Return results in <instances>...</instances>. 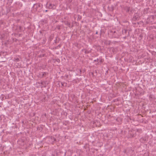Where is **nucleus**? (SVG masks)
I'll list each match as a JSON object with an SVG mask.
<instances>
[{"label": "nucleus", "instance_id": "nucleus-1", "mask_svg": "<svg viewBox=\"0 0 156 156\" xmlns=\"http://www.w3.org/2000/svg\"><path fill=\"white\" fill-rule=\"evenodd\" d=\"M43 7V5L40 3H36L34 4L33 5L34 9L38 12H41V9Z\"/></svg>", "mask_w": 156, "mask_h": 156}, {"label": "nucleus", "instance_id": "nucleus-2", "mask_svg": "<svg viewBox=\"0 0 156 156\" xmlns=\"http://www.w3.org/2000/svg\"><path fill=\"white\" fill-rule=\"evenodd\" d=\"M49 141V143L51 144H53L56 141V139L52 136L49 137L48 138Z\"/></svg>", "mask_w": 156, "mask_h": 156}, {"label": "nucleus", "instance_id": "nucleus-3", "mask_svg": "<svg viewBox=\"0 0 156 156\" xmlns=\"http://www.w3.org/2000/svg\"><path fill=\"white\" fill-rule=\"evenodd\" d=\"M48 73L47 72H41L40 73L38 76L40 78H41L46 76V75Z\"/></svg>", "mask_w": 156, "mask_h": 156}, {"label": "nucleus", "instance_id": "nucleus-4", "mask_svg": "<svg viewBox=\"0 0 156 156\" xmlns=\"http://www.w3.org/2000/svg\"><path fill=\"white\" fill-rule=\"evenodd\" d=\"M139 16L137 13L135 14L133 18V20L134 21H136L137 20H139Z\"/></svg>", "mask_w": 156, "mask_h": 156}, {"label": "nucleus", "instance_id": "nucleus-5", "mask_svg": "<svg viewBox=\"0 0 156 156\" xmlns=\"http://www.w3.org/2000/svg\"><path fill=\"white\" fill-rule=\"evenodd\" d=\"M60 83L61 84V87H66L67 85V83H65V82H61L60 81L58 82V84L59 85V86H60Z\"/></svg>", "mask_w": 156, "mask_h": 156}, {"label": "nucleus", "instance_id": "nucleus-6", "mask_svg": "<svg viewBox=\"0 0 156 156\" xmlns=\"http://www.w3.org/2000/svg\"><path fill=\"white\" fill-rule=\"evenodd\" d=\"M48 8L49 9H55L56 8V6L54 4H50L48 6Z\"/></svg>", "mask_w": 156, "mask_h": 156}, {"label": "nucleus", "instance_id": "nucleus-7", "mask_svg": "<svg viewBox=\"0 0 156 156\" xmlns=\"http://www.w3.org/2000/svg\"><path fill=\"white\" fill-rule=\"evenodd\" d=\"M82 51H84V53L85 54L89 53H90L91 52V50H88L85 49H84Z\"/></svg>", "mask_w": 156, "mask_h": 156}, {"label": "nucleus", "instance_id": "nucleus-8", "mask_svg": "<svg viewBox=\"0 0 156 156\" xmlns=\"http://www.w3.org/2000/svg\"><path fill=\"white\" fill-rule=\"evenodd\" d=\"M64 23L66 25H68L69 27H70V23L68 21H65L64 22Z\"/></svg>", "mask_w": 156, "mask_h": 156}, {"label": "nucleus", "instance_id": "nucleus-9", "mask_svg": "<svg viewBox=\"0 0 156 156\" xmlns=\"http://www.w3.org/2000/svg\"><path fill=\"white\" fill-rule=\"evenodd\" d=\"M127 30L125 29H123L122 30V33L123 34H126L127 33Z\"/></svg>", "mask_w": 156, "mask_h": 156}, {"label": "nucleus", "instance_id": "nucleus-10", "mask_svg": "<svg viewBox=\"0 0 156 156\" xmlns=\"http://www.w3.org/2000/svg\"><path fill=\"white\" fill-rule=\"evenodd\" d=\"M14 61H15V62H19L20 60L19 58H14Z\"/></svg>", "mask_w": 156, "mask_h": 156}, {"label": "nucleus", "instance_id": "nucleus-11", "mask_svg": "<svg viewBox=\"0 0 156 156\" xmlns=\"http://www.w3.org/2000/svg\"><path fill=\"white\" fill-rule=\"evenodd\" d=\"M145 140H146L144 139L143 138H142L140 139V141L142 142H144Z\"/></svg>", "mask_w": 156, "mask_h": 156}, {"label": "nucleus", "instance_id": "nucleus-12", "mask_svg": "<svg viewBox=\"0 0 156 156\" xmlns=\"http://www.w3.org/2000/svg\"><path fill=\"white\" fill-rule=\"evenodd\" d=\"M130 7H126V12H129L130 11Z\"/></svg>", "mask_w": 156, "mask_h": 156}, {"label": "nucleus", "instance_id": "nucleus-13", "mask_svg": "<svg viewBox=\"0 0 156 156\" xmlns=\"http://www.w3.org/2000/svg\"><path fill=\"white\" fill-rule=\"evenodd\" d=\"M110 43H111V42L110 41H107L105 42V43L106 44H110Z\"/></svg>", "mask_w": 156, "mask_h": 156}, {"label": "nucleus", "instance_id": "nucleus-14", "mask_svg": "<svg viewBox=\"0 0 156 156\" xmlns=\"http://www.w3.org/2000/svg\"><path fill=\"white\" fill-rule=\"evenodd\" d=\"M137 131L138 132H139V133H141V132H142V130H141V129H137Z\"/></svg>", "mask_w": 156, "mask_h": 156}, {"label": "nucleus", "instance_id": "nucleus-15", "mask_svg": "<svg viewBox=\"0 0 156 156\" xmlns=\"http://www.w3.org/2000/svg\"><path fill=\"white\" fill-rule=\"evenodd\" d=\"M9 1V3H12L13 2V0H8Z\"/></svg>", "mask_w": 156, "mask_h": 156}, {"label": "nucleus", "instance_id": "nucleus-16", "mask_svg": "<svg viewBox=\"0 0 156 156\" xmlns=\"http://www.w3.org/2000/svg\"><path fill=\"white\" fill-rule=\"evenodd\" d=\"M99 60V59L98 58H97V59L94 60V62H98Z\"/></svg>", "mask_w": 156, "mask_h": 156}, {"label": "nucleus", "instance_id": "nucleus-17", "mask_svg": "<svg viewBox=\"0 0 156 156\" xmlns=\"http://www.w3.org/2000/svg\"><path fill=\"white\" fill-rule=\"evenodd\" d=\"M22 27H21V26H19V29L20 30H21V28H22Z\"/></svg>", "mask_w": 156, "mask_h": 156}, {"label": "nucleus", "instance_id": "nucleus-18", "mask_svg": "<svg viewBox=\"0 0 156 156\" xmlns=\"http://www.w3.org/2000/svg\"><path fill=\"white\" fill-rule=\"evenodd\" d=\"M95 34H98V32L97 31L96 32Z\"/></svg>", "mask_w": 156, "mask_h": 156}, {"label": "nucleus", "instance_id": "nucleus-19", "mask_svg": "<svg viewBox=\"0 0 156 156\" xmlns=\"http://www.w3.org/2000/svg\"><path fill=\"white\" fill-rule=\"evenodd\" d=\"M151 17L152 18V19H153L154 16H151Z\"/></svg>", "mask_w": 156, "mask_h": 156}, {"label": "nucleus", "instance_id": "nucleus-20", "mask_svg": "<svg viewBox=\"0 0 156 156\" xmlns=\"http://www.w3.org/2000/svg\"><path fill=\"white\" fill-rule=\"evenodd\" d=\"M100 62H102V60H100Z\"/></svg>", "mask_w": 156, "mask_h": 156}, {"label": "nucleus", "instance_id": "nucleus-21", "mask_svg": "<svg viewBox=\"0 0 156 156\" xmlns=\"http://www.w3.org/2000/svg\"><path fill=\"white\" fill-rule=\"evenodd\" d=\"M43 82H42L41 83V84H43Z\"/></svg>", "mask_w": 156, "mask_h": 156}, {"label": "nucleus", "instance_id": "nucleus-22", "mask_svg": "<svg viewBox=\"0 0 156 156\" xmlns=\"http://www.w3.org/2000/svg\"><path fill=\"white\" fill-rule=\"evenodd\" d=\"M47 11H48V10H45V12H47Z\"/></svg>", "mask_w": 156, "mask_h": 156}, {"label": "nucleus", "instance_id": "nucleus-23", "mask_svg": "<svg viewBox=\"0 0 156 156\" xmlns=\"http://www.w3.org/2000/svg\"><path fill=\"white\" fill-rule=\"evenodd\" d=\"M134 136V135H133L132 136V137H133Z\"/></svg>", "mask_w": 156, "mask_h": 156}, {"label": "nucleus", "instance_id": "nucleus-24", "mask_svg": "<svg viewBox=\"0 0 156 156\" xmlns=\"http://www.w3.org/2000/svg\"><path fill=\"white\" fill-rule=\"evenodd\" d=\"M115 31H114V33H115Z\"/></svg>", "mask_w": 156, "mask_h": 156}]
</instances>
